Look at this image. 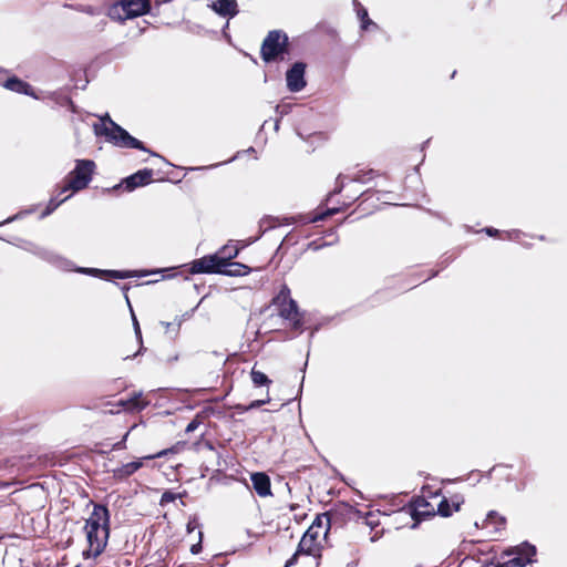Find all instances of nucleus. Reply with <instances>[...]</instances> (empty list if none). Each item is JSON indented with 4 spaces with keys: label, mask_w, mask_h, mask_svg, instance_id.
<instances>
[{
    "label": "nucleus",
    "mask_w": 567,
    "mask_h": 567,
    "mask_svg": "<svg viewBox=\"0 0 567 567\" xmlns=\"http://www.w3.org/2000/svg\"><path fill=\"white\" fill-rule=\"evenodd\" d=\"M87 547L84 558H96L106 548L111 532V513L106 505L93 503V511L83 527Z\"/></svg>",
    "instance_id": "obj_1"
},
{
    "label": "nucleus",
    "mask_w": 567,
    "mask_h": 567,
    "mask_svg": "<svg viewBox=\"0 0 567 567\" xmlns=\"http://www.w3.org/2000/svg\"><path fill=\"white\" fill-rule=\"evenodd\" d=\"M323 516L320 514L316 516L312 524L303 533L295 554L286 561L285 567L297 565L301 557L311 558L312 565L315 567L319 566L323 549L322 540L327 538L330 530L326 520H323Z\"/></svg>",
    "instance_id": "obj_2"
},
{
    "label": "nucleus",
    "mask_w": 567,
    "mask_h": 567,
    "mask_svg": "<svg viewBox=\"0 0 567 567\" xmlns=\"http://www.w3.org/2000/svg\"><path fill=\"white\" fill-rule=\"evenodd\" d=\"M96 135L104 136L114 146L122 148H136L156 155L145 147L143 142L132 136L126 130L115 123L109 114L101 117V123L94 125Z\"/></svg>",
    "instance_id": "obj_3"
},
{
    "label": "nucleus",
    "mask_w": 567,
    "mask_h": 567,
    "mask_svg": "<svg viewBox=\"0 0 567 567\" xmlns=\"http://www.w3.org/2000/svg\"><path fill=\"white\" fill-rule=\"evenodd\" d=\"M272 303L278 308V315L288 321V327L293 331H302L305 326L303 312L300 311L297 301L291 298L290 288L285 284L281 286Z\"/></svg>",
    "instance_id": "obj_4"
},
{
    "label": "nucleus",
    "mask_w": 567,
    "mask_h": 567,
    "mask_svg": "<svg viewBox=\"0 0 567 567\" xmlns=\"http://www.w3.org/2000/svg\"><path fill=\"white\" fill-rule=\"evenodd\" d=\"M92 159H78L75 167L64 178L62 193H76L87 187L95 171Z\"/></svg>",
    "instance_id": "obj_5"
},
{
    "label": "nucleus",
    "mask_w": 567,
    "mask_h": 567,
    "mask_svg": "<svg viewBox=\"0 0 567 567\" xmlns=\"http://www.w3.org/2000/svg\"><path fill=\"white\" fill-rule=\"evenodd\" d=\"M288 48V35L281 30H271L261 43L260 56L265 63L281 61Z\"/></svg>",
    "instance_id": "obj_6"
},
{
    "label": "nucleus",
    "mask_w": 567,
    "mask_h": 567,
    "mask_svg": "<svg viewBox=\"0 0 567 567\" xmlns=\"http://www.w3.org/2000/svg\"><path fill=\"white\" fill-rule=\"evenodd\" d=\"M435 507L425 497H416L395 514L400 518H410L411 528H415L421 522L436 515Z\"/></svg>",
    "instance_id": "obj_7"
},
{
    "label": "nucleus",
    "mask_w": 567,
    "mask_h": 567,
    "mask_svg": "<svg viewBox=\"0 0 567 567\" xmlns=\"http://www.w3.org/2000/svg\"><path fill=\"white\" fill-rule=\"evenodd\" d=\"M320 515H326L323 516V520H326L330 529L331 527H343L349 522H360L362 512L349 503L338 502L330 511L321 513Z\"/></svg>",
    "instance_id": "obj_8"
},
{
    "label": "nucleus",
    "mask_w": 567,
    "mask_h": 567,
    "mask_svg": "<svg viewBox=\"0 0 567 567\" xmlns=\"http://www.w3.org/2000/svg\"><path fill=\"white\" fill-rule=\"evenodd\" d=\"M536 555V547L527 542L518 546L509 547L502 553V558L512 557L504 563L496 564V567H525L533 561Z\"/></svg>",
    "instance_id": "obj_9"
},
{
    "label": "nucleus",
    "mask_w": 567,
    "mask_h": 567,
    "mask_svg": "<svg viewBox=\"0 0 567 567\" xmlns=\"http://www.w3.org/2000/svg\"><path fill=\"white\" fill-rule=\"evenodd\" d=\"M175 447L165 449L159 452H156L155 454L144 456L137 461H133L126 464H123L114 470H112V477L116 482H123L130 478L132 475H134L140 468L143 467V460H154L159 458L163 456H166L168 453H175Z\"/></svg>",
    "instance_id": "obj_10"
},
{
    "label": "nucleus",
    "mask_w": 567,
    "mask_h": 567,
    "mask_svg": "<svg viewBox=\"0 0 567 567\" xmlns=\"http://www.w3.org/2000/svg\"><path fill=\"white\" fill-rule=\"evenodd\" d=\"M115 7H120L124 17L121 21L134 19L150 13L152 9L151 0H118Z\"/></svg>",
    "instance_id": "obj_11"
},
{
    "label": "nucleus",
    "mask_w": 567,
    "mask_h": 567,
    "mask_svg": "<svg viewBox=\"0 0 567 567\" xmlns=\"http://www.w3.org/2000/svg\"><path fill=\"white\" fill-rule=\"evenodd\" d=\"M223 260L213 255H207L190 262L189 272L195 274H220Z\"/></svg>",
    "instance_id": "obj_12"
},
{
    "label": "nucleus",
    "mask_w": 567,
    "mask_h": 567,
    "mask_svg": "<svg viewBox=\"0 0 567 567\" xmlns=\"http://www.w3.org/2000/svg\"><path fill=\"white\" fill-rule=\"evenodd\" d=\"M154 171L152 168L140 169L131 176L124 178L120 184L115 185L113 189L124 188L126 192H132L137 187L148 185L153 182Z\"/></svg>",
    "instance_id": "obj_13"
},
{
    "label": "nucleus",
    "mask_w": 567,
    "mask_h": 567,
    "mask_svg": "<svg viewBox=\"0 0 567 567\" xmlns=\"http://www.w3.org/2000/svg\"><path fill=\"white\" fill-rule=\"evenodd\" d=\"M148 404L150 401L141 391H133L127 398L120 399L113 405L117 411L122 410L128 413H136L143 411Z\"/></svg>",
    "instance_id": "obj_14"
},
{
    "label": "nucleus",
    "mask_w": 567,
    "mask_h": 567,
    "mask_svg": "<svg viewBox=\"0 0 567 567\" xmlns=\"http://www.w3.org/2000/svg\"><path fill=\"white\" fill-rule=\"evenodd\" d=\"M306 63L296 62L286 73L287 87L290 92H299L306 86Z\"/></svg>",
    "instance_id": "obj_15"
},
{
    "label": "nucleus",
    "mask_w": 567,
    "mask_h": 567,
    "mask_svg": "<svg viewBox=\"0 0 567 567\" xmlns=\"http://www.w3.org/2000/svg\"><path fill=\"white\" fill-rule=\"evenodd\" d=\"M250 481L252 488L259 497L272 496L271 481L268 474L265 472H255L250 474Z\"/></svg>",
    "instance_id": "obj_16"
},
{
    "label": "nucleus",
    "mask_w": 567,
    "mask_h": 567,
    "mask_svg": "<svg viewBox=\"0 0 567 567\" xmlns=\"http://www.w3.org/2000/svg\"><path fill=\"white\" fill-rule=\"evenodd\" d=\"M463 503V498L457 496L453 497L451 501L445 496H441V501L435 507L436 515L442 517H450L453 515V513L461 509Z\"/></svg>",
    "instance_id": "obj_17"
},
{
    "label": "nucleus",
    "mask_w": 567,
    "mask_h": 567,
    "mask_svg": "<svg viewBox=\"0 0 567 567\" xmlns=\"http://www.w3.org/2000/svg\"><path fill=\"white\" fill-rule=\"evenodd\" d=\"M3 86L12 92L35 97L32 86L16 75L7 76Z\"/></svg>",
    "instance_id": "obj_18"
},
{
    "label": "nucleus",
    "mask_w": 567,
    "mask_h": 567,
    "mask_svg": "<svg viewBox=\"0 0 567 567\" xmlns=\"http://www.w3.org/2000/svg\"><path fill=\"white\" fill-rule=\"evenodd\" d=\"M82 272L94 275V276L101 277L105 280L126 279V278H132L136 275L134 271H131V270H101V269H96V268H85V269H82Z\"/></svg>",
    "instance_id": "obj_19"
},
{
    "label": "nucleus",
    "mask_w": 567,
    "mask_h": 567,
    "mask_svg": "<svg viewBox=\"0 0 567 567\" xmlns=\"http://www.w3.org/2000/svg\"><path fill=\"white\" fill-rule=\"evenodd\" d=\"M381 513L378 512H362V517L360 520H362L367 526L371 528V530H374V534L371 536V542H377L379 538L382 537L384 529L378 530L377 528L381 525L380 522Z\"/></svg>",
    "instance_id": "obj_20"
},
{
    "label": "nucleus",
    "mask_w": 567,
    "mask_h": 567,
    "mask_svg": "<svg viewBox=\"0 0 567 567\" xmlns=\"http://www.w3.org/2000/svg\"><path fill=\"white\" fill-rule=\"evenodd\" d=\"M212 7L213 10L221 17L233 18L238 13L236 0H216Z\"/></svg>",
    "instance_id": "obj_21"
},
{
    "label": "nucleus",
    "mask_w": 567,
    "mask_h": 567,
    "mask_svg": "<svg viewBox=\"0 0 567 567\" xmlns=\"http://www.w3.org/2000/svg\"><path fill=\"white\" fill-rule=\"evenodd\" d=\"M250 272V268L241 262L236 261H229L225 265V267H221L220 275H226L230 277H239V276H246Z\"/></svg>",
    "instance_id": "obj_22"
},
{
    "label": "nucleus",
    "mask_w": 567,
    "mask_h": 567,
    "mask_svg": "<svg viewBox=\"0 0 567 567\" xmlns=\"http://www.w3.org/2000/svg\"><path fill=\"white\" fill-rule=\"evenodd\" d=\"M212 416L221 417L223 411L219 406L216 405H205L200 411L196 413L194 420L198 422V424H204L206 421H209Z\"/></svg>",
    "instance_id": "obj_23"
},
{
    "label": "nucleus",
    "mask_w": 567,
    "mask_h": 567,
    "mask_svg": "<svg viewBox=\"0 0 567 567\" xmlns=\"http://www.w3.org/2000/svg\"><path fill=\"white\" fill-rule=\"evenodd\" d=\"M239 249L236 246L225 245L215 255L223 260V267L237 257Z\"/></svg>",
    "instance_id": "obj_24"
},
{
    "label": "nucleus",
    "mask_w": 567,
    "mask_h": 567,
    "mask_svg": "<svg viewBox=\"0 0 567 567\" xmlns=\"http://www.w3.org/2000/svg\"><path fill=\"white\" fill-rule=\"evenodd\" d=\"M250 378L255 386H264L271 383V380L262 371L256 369V364L250 371Z\"/></svg>",
    "instance_id": "obj_25"
},
{
    "label": "nucleus",
    "mask_w": 567,
    "mask_h": 567,
    "mask_svg": "<svg viewBox=\"0 0 567 567\" xmlns=\"http://www.w3.org/2000/svg\"><path fill=\"white\" fill-rule=\"evenodd\" d=\"M486 523H487V524L495 525V528H496L497 530H499V529L505 528V525H506V518H505L504 516H502L501 514H498L497 512H495V511H491V512L487 514Z\"/></svg>",
    "instance_id": "obj_26"
},
{
    "label": "nucleus",
    "mask_w": 567,
    "mask_h": 567,
    "mask_svg": "<svg viewBox=\"0 0 567 567\" xmlns=\"http://www.w3.org/2000/svg\"><path fill=\"white\" fill-rule=\"evenodd\" d=\"M70 197H71V194L64 196L62 199H58V197H52L49 200L44 212L42 213V217H45V216H49L50 214H52L62 203H64Z\"/></svg>",
    "instance_id": "obj_27"
},
{
    "label": "nucleus",
    "mask_w": 567,
    "mask_h": 567,
    "mask_svg": "<svg viewBox=\"0 0 567 567\" xmlns=\"http://www.w3.org/2000/svg\"><path fill=\"white\" fill-rule=\"evenodd\" d=\"M358 17L361 21L362 30H368L370 25L377 27V24L369 18L368 11L365 8L360 7L358 9Z\"/></svg>",
    "instance_id": "obj_28"
},
{
    "label": "nucleus",
    "mask_w": 567,
    "mask_h": 567,
    "mask_svg": "<svg viewBox=\"0 0 567 567\" xmlns=\"http://www.w3.org/2000/svg\"><path fill=\"white\" fill-rule=\"evenodd\" d=\"M179 496V494H176L172 491H165L161 496L159 504L165 506L166 504L174 502Z\"/></svg>",
    "instance_id": "obj_29"
},
{
    "label": "nucleus",
    "mask_w": 567,
    "mask_h": 567,
    "mask_svg": "<svg viewBox=\"0 0 567 567\" xmlns=\"http://www.w3.org/2000/svg\"><path fill=\"white\" fill-rule=\"evenodd\" d=\"M341 207H333V208H328L326 212L323 213H320V214H317L313 218H312V221H318V220H323L326 219L327 217L329 216H332L339 212H341Z\"/></svg>",
    "instance_id": "obj_30"
},
{
    "label": "nucleus",
    "mask_w": 567,
    "mask_h": 567,
    "mask_svg": "<svg viewBox=\"0 0 567 567\" xmlns=\"http://www.w3.org/2000/svg\"><path fill=\"white\" fill-rule=\"evenodd\" d=\"M343 179H344V177L342 175L338 176V178H337V186H336L334 190L329 194L328 200H331V198L334 195L340 194L342 192L343 186H344Z\"/></svg>",
    "instance_id": "obj_31"
},
{
    "label": "nucleus",
    "mask_w": 567,
    "mask_h": 567,
    "mask_svg": "<svg viewBox=\"0 0 567 567\" xmlns=\"http://www.w3.org/2000/svg\"><path fill=\"white\" fill-rule=\"evenodd\" d=\"M373 171L370 169L369 172H359L358 175L352 179L355 182H367L372 178Z\"/></svg>",
    "instance_id": "obj_32"
},
{
    "label": "nucleus",
    "mask_w": 567,
    "mask_h": 567,
    "mask_svg": "<svg viewBox=\"0 0 567 567\" xmlns=\"http://www.w3.org/2000/svg\"><path fill=\"white\" fill-rule=\"evenodd\" d=\"M269 401H270V398H269V396H267V399H265V400H256V401H252V402L249 404L248 409H257V408H260L261 405H264V404L268 403Z\"/></svg>",
    "instance_id": "obj_33"
},
{
    "label": "nucleus",
    "mask_w": 567,
    "mask_h": 567,
    "mask_svg": "<svg viewBox=\"0 0 567 567\" xmlns=\"http://www.w3.org/2000/svg\"><path fill=\"white\" fill-rule=\"evenodd\" d=\"M199 426L198 422H196L194 419L187 424L185 432L190 433L194 432Z\"/></svg>",
    "instance_id": "obj_34"
},
{
    "label": "nucleus",
    "mask_w": 567,
    "mask_h": 567,
    "mask_svg": "<svg viewBox=\"0 0 567 567\" xmlns=\"http://www.w3.org/2000/svg\"><path fill=\"white\" fill-rule=\"evenodd\" d=\"M307 518V513H299L298 511L293 515V519L296 523L300 524Z\"/></svg>",
    "instance_id": "obj_35"
},
{
    "label": "nucleus",
    "mask_w": 567,
    "mask_h": 567,
    "mask_svg": "<svg viewBox=\"0 0 567 567\" xmlns=\"http://www.w3.org/2000/svg\"><path fill=\"white\" fill-rule=\"evenodd\" d=\"M485 233L491 237H497L499 236V230L493 227L485 228Z\"/></svg>",
    "instance_id": "obj_36"
},
{
    "label": "nucleus",
    "mask_w": 567,
    "mask_h": 567,
    "mask_svg": "<svg viewBox=\"0 0 567 567\" xmlns=\"http://www.w3.org/2000/svg\"><path fill=\"white\" fill-rule=\"evenodd\" d=\"M288 508H289V511H290V512H295V513H296L297 511H299V509H300V505H299V504H297V503H290V504L288 505Z\"/></svg>",
    "instance_id": "obj_37"
},
{
    "label": "nucleus",
    "mask_w": 567,
    "mask_h": 567,
    "mask_svg": "<svg viewBox=\"0 0 567 567\" xmlns=\"http://www.w3.org/2000/svg\"><path fill=\"white\" fill-rule=\"evenodd\" d=\"M200 549H202V545H200V543H198V544H195L192 546L190 551L193 554H198L200 551Z\"/></svg>",
    "instance_id": "obj_38"
},
{
    "label": "nucleus",
    "mask_w": 567,
    "mask_h": 567,
    "mask_svg": "<svg viewBox=\"0 0 567 567\" xmlns=\"http://www.w3.org/2000/svg\"><path fill=\"white\" fill-rule=\"evenodd\" d=\"M62 193V186L56 189V194L53 197H58V199H62L65 195Z\"/></svg>",
    "instance_id": "obj_39"
},
{
    "label": "nucleus",
    "mask_w": 567,
    "mask_h": 567,
    "mask_svg": "<svg viewBox=\"0 0 567 567\" xmlns=\"http://www.w3.org/2000/svg\"><path fill=\"white\" fill-rule=\"evenodd\" d=\"M347 199H349V202H344L343 203L344 207H348L352 202H354L357 199V197H354V196H347Z\"/></svg>",
    "instance_id": "obj_40"
},
{
    "label": "nucleus",
    "mask_w": 567,
    "mask_h": 567,
    "mask_svg": "<svg viewBox=\"0 0 567 567\" xmlns=\"http://www.w3.org/2000/svg\"><path fill=\"white\" fill-rule=\"evenodd\" d=\"M7 76H8L7 74L0 73V83L3 84V81L6 80Z\"/></svg>",
    "instance_id": "obj_41"
},
{
    "label": "nucleus",
    "mask_w": 567,
    "mask_h": 567,
    "mask_svg": "<svg viewBox=\"0 0 567 567\" xmlns=\"http://www.w3.org/2000/svg\"><path fill=\"white\" fill-rule=\"evenodd\" d=\"M481 567H496V565H494L493 563H487Z\"/></svg>",
    "instance_id": "obj_42"
},
{
    "label": "nucleus",
    "mask_w": 567,
    "mask_h": 567,
    "mask_svg": "<svg viewBox=\"0 0 567 567\" xmlns=\"http://www.w3.org/2000/svg\"><path fill=\"white\" fill-rule=\"evenodd\" d=\"M155 272H156V271H151V272H148V271H143V272H141L138 276H146V275H148V274H155Z\"/></svg>",
    "instance_id": "obj_43"
},
{
    "label": "nucleus",
    "mask_w": 567,
    "mask_h": 567,
    "mask_svg": "<svg viewBox=\"0 0 567 567\" xmlns=\"http://www.w3.org/2000/svg\"><path fill=\"white\" fill-rule=\"evenodd\" d=\"M135 327H136V331H137V333H141V332H140V327H138V323H137V322L135 323Z\"/></svg>",
    "instance_id": "obj_44"
},
{
    "label": "nucleus",
    "mask_w": 567,
    "mask_h": 567,
    "mask_svg": "<svg viewBox=\"0 0 567 567\" xmlns=\"http://www.w3.org/2000/svg\"><path fill=\"white\" fill-rule=\"evenodd\" d=\"M187 527H188V532H190L193 529V526H190V523L187 524Z\"/></svg>",
    "instance_id": "obj_45"
},
{
    "label": "nucleus",
    "mask_w": 567,
    "mask_h": 567,
    "mask_svg": "<svg viewBox=\"0 0 567 567\" xmlns=\"http://www.w3.org/2000/svg\"><path fill=\"white\" fill-rule=\"evenodd\" d=\"M187 527H188V532H190L193 529V526H190V523L187 524Z\"/></svg>",
    "instance_id": "obj_46"
},
{
    "label": "nucleus",
    "mask_w": 567,
    "mask_h": 567,
    "mask_svg": "<svg viewBox=\"0 0 567 567\" xmlns=\"http://www.w3.org/2000/svg\"><path fill=\"white\" fill-rule=\"evenodd\" d=\"M439 496H441L439 493H435V494L433 495V497H434V498H436V497H439Z\"/></svg>",
    "instance_id": "obj_47"
},
{
    "label": "nucleus",
    "mask_w": 567,
    "mask_h": 567,
    "mask_svg": "<svg viewBox=\"0 0 567 567\" xmlns=\"http://www.w3.org/2000/svg\"><path fill=\"white\" fill-rule=\"evenodd\" d=\"M86 12L93 13V10L90 8L89 10H86Z\"/></svg>",
    "instance_id": "obj_48"
}]
</instances>
